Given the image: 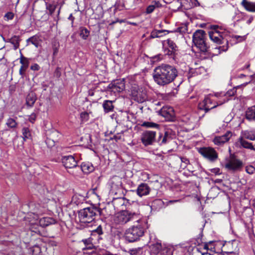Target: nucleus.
I'll use <instances>...</instances> for the list:
<instances>
[{
	"instance_id": "1",
	"label": "nucleus",
	"mask_w": 255,
	"mask_h": 255,
	"mask_svg": "<svg viewBox=\"0 0 255 255\" xmlns=\"http://www.w3.org/2000/svg\"><path fill=\"white\" fill-rule=\"evenodd\" d=\"M136 222V225L127 229L125 233V238L129 242H134L138 240L148 228L146 219L143 218L138 210H123L117 213L114 218V223L117 226H122L129 222Z\"/></svg>"
},
{
	"instance_id": "2",
	"label": "nucleus",
	"mask_w": 255,
	"mask_h": 255,
	"mask_svg": "<svg viewBox=\"0 0 255 255\" xmlns=\"http://www.w3.org/2000/svg\"><path fill=\"white\" fill-rule=\"evenodd\" d=\"M177 76L176 69L168 64H162L156 67L153 73L154 81L160 86H164L171 83Z\"/></svg>"
},
{
	"instance_id": "3",
	"label": "nucleus",
	"mask_w": 255,
	"mask_h": 255,
	"mask_svg": "<svg viewBox=\"0 0 255 255\" xmlns=\"http://www.w3.org/2000/svg\"><path fill=\"white\" fill-rule=\"evenodd\" d=\"M101 211L93 207L85 208L78 212V217L81 223L86 224V226H93L96 223V219L100 216Z\"/></svg>"
},
{
	"instance_id": "4",
	"label": "nucleus",
	"mask_w": 255,
	"mask_h": 255,
	"mask_svg": "<svg viewBox=\"0 0 255 255\" xmlns=\"http://www.w3.org/2000/svg\"><path fill=\"white\" fill-rule=\"evenodd\" d=\"M78 156L76 155H65L62 157L61 162L67 172L74 177L79 176L80 166Z\"/></svg>"
},
{
	"instance_id": "5",
	"label": "nucleus",
	"mask_w": 255,
	"mask_h": 255,
	"mask_svg": "<svg viewBox=\"0 0 255 255\" xmlns=\"http://www.w3.org/2000/svg\"><path fill=\"white\" fill-rule=\"evenodd\" d=\"M206 34L203 30H197L193 34L192 41L194 47L201 53L205 54L208 51L209 46L206 42Z\"/></svg>"
},
{
	"instance_id": "6",
	"label": "nucleus",
	"mask_w": 255,
	"mask_h": 255,
	"mask_svg": "<svg viewBox=\"0 0 255 255\" xmlns=\"http://www.w3.org/2000/svg\"><path fill=\"white\" fill-rule=\"evenodd\" d=\"M219 98H217L215 94L210 95L206 97L204 100L198 105V108L200 110H203L205 111V113H207L210 110L216 108L219 105L222 104H219Z\"/></svg>"
},
{
	"instance_id": "7",
	"label": "nucleus",
	"mask_w": 255,
	"mask_h": 255,
	"mask_svg": "<svg viewBox=\"0 0 255 255\" xmlns=\"http://www.w3.org/2000/svg\"><path fill=\"white\" fill-rule=\"evenodd\" d=\"M214 26L217 27V28L209 32L210 39L218 44L221 43L222 40H225L227 43L229 38L228 31L225 29H219L218 26Z\"/></svg>"
},
{
	"instance_id": "8",
	"label": "nucleus",
	"mask_w": 255,
	"mask_h": 255,
	"mask_svg": "<svg viewBox=\"0 0 255 255\" xmlns=\"http://www.w3.org/2000/svg\"><path fill=\"white\" fill-rule=\"evenodd\" d=\"M156 132L153 130H145L141 135V141L145 146L151 145L155 141Z\"/></svg>"
},
{
	"instance_id": "9",
	"label": "nucleus",
	"mask_w": 255,
	"mask_h": 255,
	"mask_svg": "<svg viewBox=\"0 0 255 255\" xmlns=\"http://www.w3.org/2000/svg\"><path fill=\"white\" fill-rule=\"evenodd\" d=\"M199 152L205 158L211 162L215 161L218 158V153L212 147H204L199 150Z\"/></svg>"
},
{
	"instance_id": "10",
	"label": "nucleus",
	"mask_w": 255,
	"mask_h": 255,
	"mask_svg": "<svg viewBox=\"0 0 255 255\" xmlns=\"http://www.w3.org/2000/svg\"><path fill=\"white\" fill-rule=\"evenodd\" d=\"M131 95L133 100L140 103L144 102L147 98L146 91L136 87H133L131 90Z\"/></svg>"
},
{
	"instance_id": "11",
	"label": "nucleus",
	"mask_w": 255,
	"mask_h": 255,
	"mask_svg": "<svg viewBox=\"0 0 255 255\" xmlns=\"http://www.w3.org/2000/svg\"><path fill=\"white\" fill-rule=\"evenodd\" d=\"M243 162L236 158H232L228 161L225 167L228 170H231L234 172L240 171L243 167Z\"/></svg>"
},
{
	"instance_id": "12",
	"label": "nucleus",
	"mask_w": 255,
	"mask_h": 255,
	"mask_svg": "<svg viewBox=\"0 0 255 255\" xmlns=\"http://www.w3.org/2000/svg\"><path fill=\"white\" fill-rule=\"evenodd\" d=\"M125 88V83L124 79L116 80L110 83L108 89L111 92L116 93H120Z\"/></svg>"
},
{
	"instance_id": "13",
	"label": "nucleus",
	"mask_w": 255,
	"mask_h": 255,
	"mask_svg": "<svg viewBox=\"0 0 255 255\" xmlns=\"http://www.w3.org/2000/svg\"><path fill=\"white\" fill-rule=\"evenodd\" d=\"M152 251L156 255H172L173 250L171 248H162L161 244H156L153 246Z\"/></svg>"
},
{
	"instance_id": "14",
	"label": "nucleus",
	"mask_w": 255,
	"mask_h": 255,
	"mask_svg": "<svg viewBox=\"0 0 255 255\" xmlns=\"http://www.w3.org/2000/svg\"><path fill=\"white\" fill-rule=\"evenodd\" d=\"M159 113L167 121H173L175 119L174 111L173 108L171 107H163L159 111Z\"/></svg>"
},
{
	"instance_id": "15",
	"label": "nucleus",
	"mask_w": 255,
	"mask_h": 255,
	"mask_svg": "<svg viewBox=\"0 0 255 255\" xmlns=\"http://www.w3.org/2000/svg\"><path fill=\"white\" fill-rule=\"evenodd\" d=\"M236 93L235 89H231L228 91L221 92L220 93H216L215 94V96L219 98V104H223L225 102H227L229 100V97L234 95Z\"/></svg>"
},
{
	"instance_id": "16",
	"label": "nucleus",
	"mask_w": 255,
	"mask_h": 255,
	"mask_svg": "<svg viewBox=\"0 0 255 255\" xmlns=\"http://www.w3.org/2000/svg\"><path fill=\"white\" fill-rule=\"evenodd\" d=\"M233 133L231 131H227L224 134L221 136H217L213 139L215 144L221 146L228 142L232 137Z\"/></svg>"
},
{
	"instance_id": "17",
	"label": "nucleus",
	"mask_w": 255,
	"mask_h": 255,
	"mask_svg": "<svg viewBox=\"0 0 255 255\" xmlns=\"http://www.w3.org/2000/svg\"><path fill=\"white\" fill-rule=\"evenodd\" d=\"M87 193H85L84 195L79 193L75 194L71 199L70 205H73V206H78L83 204L86 201V197L87 196L85 195Z\"/></svg>"
},
{
	"instance_id": "18",
	"label": "nucleus",
	"mask_w": 255,
	"mask_h": 255,
	"mask_svg": "<svg viewBox=\"0 0 255 255\" xmlns=\"http://www.w3.org/2000/svg\"><path fill=\"white\" fill-rule=\"evenodd\" d=\"M135 1L128 0L126 1L123 0H118L115 3L116 8L120 10L124 9H129L133 6V3Z\"/></svg>"
},
{
	"instance_id": "19",
	"label": "nucleus",
	"mask_w": 255,
	"mask_h": 255,
	"mask_svg": "<svg viewBox=\"0 0 255 255\" xmlns=\"http://www.w3.org/2000/svg\"><path fill=\"white\" fill-rule=\"evenodd\" d=\"M236 146L239 148H245L253 150L254 147V144L249 142L246 138L242 136H241L236 142Z\"/></svg>"
},
{
	"instance_id": "20",
	"label": "nucleus",
	"mask_w": 255,
	"mask_h": 255,
	"mask_svg": "<svg viewBox=\"0 0 255 255\" xmlns=\"http://www.w3.org/2000/svg\"><path fill=\"white\" fill-rule=\"evenodd\" d=\"M150 191V188L146 183H141L138 185L136 189V193L138 196L141 197L148 195Z\"/></svg>"
},
{
	"instance_id": "21",
	"label": "nucleus",
	"mask_w": 255,
	"mask_h": 255,
	"mask_svg": "<svg viewBox=\"0 0 255 255\" xmlns=\"http://www.w3.org/2000/svg\"><path fill=\"white\" fill-rule=\"evenodd\" d=\"M90 232H91L90 238H94L95 240L98 242L102 240L101 236L103 235V232L101 225L97 226L95 229H92L90 230Z\"/></svg>"
},
{
	"instance_id": "22",
	"label": "nucleus",
	"mask_w": 255,
	"mask_h": 255,
	"mask_svg": "<svg viewBox=\"0 0 255 255\" xmlns=\"http://www.w3.org/2000/svg\"><path fill=\"white\" fill-rule=\"evenodd\" d=\"M171 139V137L170 133L168 131H165L164 135L161 133H159L157 142L159 145H163L168 143Z\"/></svg>"
},
{
	"instance_id": "23",
	"label": "nucleus",
	"mask_w": 255,
	"mask_h": 255,
	"mask_svg": "<svg viewBox=\"0 0 255 255\" xmlns=\"http://www.w3.org/2000/svg\"><path fill=\"white\" fill-rule=\"evenodd\" d=\"M248 14L247 13L237 9L232 16V19L235 23H236L238 22L245 20Z\"/></svg>"
},
{
	"instance_id": "24",
	"label": "nucleus",
	"mask_w": 255,
	"mask_h": 255,
	"mask_svg": "<svg viewBox=\"0 0 255 255\" xmlns=\"http://www.w3.org/2000/svg\"><path fill=\"white\" fill-rule=\"evenodd\" d=\"M112 190H116L122 186V179L119 176H114L110 181Z\"/></svg>"
},
{
	"instance_id": "25",
	"label": "nucleus",
	"mask_w": 255,
	"mask_h": 255,
	"mask_svg": "<svg viewBox=\"0 0 255 255\" xmlns=\"http://www.w3.org/2000/svg\"><path fill=\"white\" fill-rule=\"evenodd\" d=\"M94 170V167L92 164L90 162H83L81 166H80L79 175L81 171L83 172L86 174H89Z\"/></svg>"
},
{
	"instance_id": "26",
	"label": "nucleus",
	"mask_w": 255,
	"mask_h": 255,
	"mask_svg": "<svg viewBox=\"0 0 255 255\" xmlns=\"http://www.w3.org/2000/svg\"><path fill=\"white\" fill-rule=\"evenodd\" d=\"M241 5L247 11L255 12V2L248 1V0H242Z\"/></svg>"
},
{
	"instance_id": "27",
	"label": "nucleus",
	"mask_w": 255,
	"mask_h": 255,
	"mask_svg": "<svg viewBox=\"0 0 255 255\" xmlns=\"http://www.w3.org/2000/svg\"><path fill=\"white\" fill-rule=\"evenodd\" d=\"M182 121L186 125L193 128L196 122V119L192 116L187 115L182 117Z\"/></svg>"
},
{
	"instance_id": "28",
	"label": "nucleus",
	"mask_w": 255,
	"mask_h": 255,
	"mask_svg": "<svg viewBox=\"0 0 255 255\" xmlns=\"http://www.w3.org/2000/svg\"><path fill=\"white\" fill-rule=\"evenodd\" d=\"M82 242L84 243L85 247L83 248V250H92L95 246L94 244H96V241L94 238H89L87 239L83 240Z\"/></svg>"
},
{
	"instance_id": "29",
	"label": "nucleus",
	"mask_w": 255,
	"mask_h": 255,
	"mask_svg": "<svg viewBox=\"0 0 255 255\" xmlns=\"http://www.w3.org/2000/svg\"><path fill=\"white\" fill-rule=\"evenodd\" d=\"M246 117L250 121L255 120V105L248 109L246 112Z\"/></svg>"
},
{
	"instance_id": "30",
	"label": "nucleus",
	"mask_w": 255,
	"mask_h": 255,
	"mask_svg": "<svg viewBox=\"0 0 255 255\" xmlns=\"http://www.w3.org/2000/svg\"><path fill=\"white\" fill-rule=\"evenodd\" d=\"M161 6V4L159 1L153 0L151 2V3L147 7L146 12L147 14L151 13L154 11L155 8L159 7Z\"/></svg>"
},
{
	"instance_id": "31",
	"label": "nucleus",
	"mask_w": 255,
	"mask_h": 255,
	"mask_svg": "<svg viewBox=\"0 0 255 255\" xmlns=\"http://www.w3.org/2000/svg\"><path fill=\"white\" fill-rule=\"evenodd\" d=\"M172 50L167 48H165L164 52L165 55H167L169 56H170L171 58H173V59L177 63H181L182 62L178 59V58L177 57L176 51H172Z\"/></svg>"
},
{
	"instance_id": "32",
	"label": "nucleus",
	"mask_w": 255,
	"mask_h": 255,
	"mask_svg": "<svg viewBox=\"0 0 255 255\" xmlns=\"http://www.w3.org/2000/svg\"><path fill=\"white\" fill-rule=\"evenodd\" d=\"M167 33H168V31L165 30H153L150 33V38H155L160 37Z\"/></svg>"
},
{
	"instance_id": "33",
	"label": "nucleus",
	"mask_w": 255,
	"mask_h": 255,
	"mask_svg": "<svg viewBox=\"0 0 255 255\" xmlns=\"http://www.w3.org/2000/svg\"><path fill=\"white\" fill-rule=\"evenodd\" d=\"M36 100V95L34 93H29L26 97V104L29 107H32Z\"/></svg>"
},
{
	"instance_id": "34",
	"label": "nucleus",
	"mask_w": 255,
	"mask_h": 255,
	"mask_svg": "<svg viewBox=\"0 0 255 255\" xmlns=\"http://www.w3.org/2000/svg\"><path fill=\"white\" fill-rule=\"evenodd\" d=\"M242 136L246 139L255 140V131L246 130L242 132Z\"/></svg>"
},
{
	"instance_id": "35",
	"label": "nucleus",
	"mask_w": 255,
	"mask_h": 255,
	"mask_svg": "<svg viewBox=\"0 0 255 255\" xmlns=\"http://www.w3.org/2000/svg\"><path fill=\"white\" fill-rule=\"evenodd\" d=\"M103 107L106 113H109L112 111L114 108L113 101L110 100L105 101L103 103Z\"/></svg>"
},
{
	"instance_id": "36",
	"label": "nucleus",
	"mask_w": 255,
	"mask_h": 255,
	"mask_svg": "<svg viewBox=\"0 0 255 255\" xmlns=\"http://www.w3.org/2000/svg\"><path fill=\"white\" fill-rule=\"evenodd\" d=\"M141 126L146 128H154L157 129L160 127L159 125L151 122H144L141 124Z\"/></svg>"
},
{
	"instance_id": "37",
	"label": "nucleus",
	"mask_w": 255,
	"mask_h": 255,
	"mask_svg": "<svg viewBox=\"0 0 255 255\" xmlns=\"http://www.w3.org/2000/svg\"><path fill=\"white\" fill-rule=\"evenodd\" d=\"M26 42L27 44L31 43L36 47H38L39 44L38 37L36 35L33 36L27 39Z\"/></svg>"
},
{
	"instance_id": "38",
	"label": "nucleus",
	"mask_w": 255,
	"mask_h": 255,
	"mask_svg": "<svg viewBox=\"0 0 255 255\" xmlns=\"http://www.w3.org/2000/svg\"><path fill=\"white\" fill-rule=\"evenodd\" d=\"M9 42L14 46V49H16L19 46V39L17 36H14L9 39Z\"/></svg>"
},
{
	"instance_id": "39",
	"label": "nucleus",
	"mask_w": 255,
	"mask_h": 255,
	"mask_svg": "<svg viewBox=\"0 0 255 255\" xmlns=\"http://www.w3.org/2000/svg\"><path fill=\"white\" fill-rule=\"evenodd\" d=\"M166 43L167 44L168 48L171 49L172 50V51L176 52L177 50V47L173 41L169 39L167 40Z\"/></svg>"
},
{
	"instance_id": "40",
	"label": "nucleus",
	"mask_w": 255,
	"mask_h": 255,
	"mask_svg": "<svg viewBox=\"0 0 255 255\" xmlns=\"http://www.w3.org/2000/svg\"><path fill=\"white\" fill-rule=\"evenodd\" d=\"M50 225H55L56 229V231L58 232L60 230V225L58 223L57 221L52 218L49 217V226Z\"/></svg>"
},
{
	"instance_id": "41",
	"label": "nucleus",
	"mask_w": 255,
	"mask_h": 255,
	"mask_svg": "<svg viewBox=\"0 0 255 255\" xmlns=\"http://www.w3.org/2000/svg\"><path fill=\"white\" fill-rule=\"evenodd\" d=\"M23 138L24 140L30 137V131L28 128H23L22 130Z\"/></svg>"
},
{
	"instance_id": "42",
	"label": "nucleus",
	"mask_w": 255,
	"mask_h": 255,
	"mask_svg": "<svg viewBox=\"0 0 255 255\" xmlns=\"http://www.w3.org/2000/svg\"><path fill=\"white\" fill-rule=\"evenodd\" d=\"M29 252L30 254H32V255H41L40 248L38 246H35L30 248Z\"/></svg>"
},
{
	"instance_id": "43",
	"label": "nucleus",
	"mask_w": 255,
	"mask_h": 255,
	"mask_svg": "<svg viewBox=\"0 0 255 255\" xmlns=\"http://www.w3.org/2000/svg\"><path fill=\"white\" fill-rule=\"evenodd\" d=\"M89 34V31L86 28H82L80 32L81 37L84 39H86Z\"/></svg>"
},
{
	"instance_id": "44",
	"label": "nucleus",
	"mask_w": 255,
	"mask_h": 255,
	"mask_svg": "<svg viewBox=\"0 0 255 255\" xmlns=\"http://www.w3.org/2000/svg\"><path fill=\"white\" fill-rule=\"evenodd\" d=\"M6 125L10 128H14L17 126V123L15 120L12 118H9L6 123Z\"/></svg>"
},
{
	"instance_id": "45",
	"label": "nucleus",
	"mask_w": 255,
	"mask_h": 255,
	"mask_svg": "<svg viewBox=\"0 0 255 255\" xmlns=\"http://www.w3.org/2000/svg\"><path fill=\"white\" fill-rule=\"evenodd\" d=\"M245 170L246 172L249 174H253L255 173V167L251 165L246 166Z\"/></svg>"
},
{
	"instance_id": "46",
	"label": "nucleus",
	"mask_w": 255,
	"mask_h": 255,
	"mask_svg": "<svg viewBox=\"0 0 255 255\" xmlns=\"http://www.w3.org/2000/svg\"><path fill=\"white\" fill-rule=\"evenodd\" d=\"M20 63L22 64L21 66L24 67L25 68H27V67H28V64H29L28 60L27 58H26L23 56L21 57V58L20 59Z\"/></svg>"
},
{
	"instance_id": "47",
	"label": "nucleus",
	"mask_w": 255,
	"mask_h": 255,
	"mask_svg": "<svg viewBox=\"0 0 255 255\" xmlns=\"http://www.w3.org/2000/svg\"><path fill=\"white\" fill-rule=\"evenodd\" d=\"M180 159L181 161V167L183 169H184L187 167V165L189 163V160H188V159L185 157H181Z\"/></svg>"
},
{
	"instance_id": "48",
	"label": "nucleus",
	"mask_w": 255,
	"mask_h": 255,
	"mask_svg": "<svg viewBox=\"0 0 255 255\" xmlns=\"http://www.w3.org/2000/svg\"><path fill=\"white\" fill-rule=\"evenodd\" d=\"M39 224L41 226L46 227L48 226V220L47 218L44 217L40 219Z\"/></svg>"
},
{
	"instance_id": "49",
	"label": "nucleus",
	"mask_w": 255,
	"mask_h": 255,
	"mask_svg": "<svg viewBox=\"0 0 255 255\" xmlns=\"http://www.w3.org/2000/svg\"><path fill=\"white\" fill-rule=\"evenodd\" d=\"M4 17L7 20L12 19L14 17V14L12 12H8L5 14Z\"/></svg>"
},
{
	"instance_id": "50",
	"label": "nucleus",
	"mask_w": 255,
	"mask_h": 255,
	"mask_svg": "<svg viewBox=\"0 0 255 255\" xmlns=\"http://www.w3.org/2000/svg\"><path fill=\"white\" fill-rule=\"evenodd\" d=\"M36 118V116L34 113H32L29 116V121L32 123H33L34 121H35Z\"/></svg>"
},
{
	"instance_id": "51",
	"label": "nucleus",
	"mask_w": 255,
	"mask_h": 255,
	"mask_svg": "<svg viewBox=\"0 0 255 255\" xmlns=\"http://www.w3.org/2000/svg\"><path fill=\"white\" fill-rule=\"evenodd\" d=\"M162 58L163 56L161 54H158L153 57L152 59L154 61H157L162 59Z\"/></svg>"
},
{
	"instance_id": "52",
	"label": "nucleus",
	"mask_w": 255,
	"mask_h": 255,
	"mask_svg": "<svg viewBox=\"0 0 255 255\" xmlns=\"http://www.w3.org/2000/svg\"><path fill=\"white\" fill-rule=\"evenodd\" d=\"M212 173H214L215 175H219L221 174L220 170L218 168H215L211 169Z\"/></svg>"
},
{
	"instance_id": "53",
	"label": "nucleus",
	"mask_w": 255,
	"mask_h": 255,
	"mask_svg": "<svg viewBox=\"0 0 255 255\" xmlns=\"http://www.w3.org/2000/svg\"><path fill=\"white\" fill-rule=\"evenodd\" d=\"M235 37L239 41H242L245 40L246 36L245 35H244V36L235 35Z\"/></svg>"
},
{
	"instance_id": "54",
	"label": "nucleus",
	"mask_w": 255,
	"mask_h": 255,
	"mask_svg": "<svg viewBox=\"0 0 255 255\" xmlns=\"http://www.w3.org/2000/svg\"><path fill=\"white\" fill-rule=\"evenodd\" d=\"M139 251V250L135 249L130 250L129 252H130V254L131 255H138Z\"/></svg>"
},
{
	"instance_id": "55",
	"label": "nucleus",
	"mask_w": 255,
	"mask_h": 255,
	"mask_svg": "<svg viewBox=\"0 0 255 255\" xmlns=\"http://www.w3.org/2000/svg\"><path fill=\"white\" fill-rule=\"evenodd\" d=\"M26 69V68H25L24 67L21 66L20 68L19 69V74L21 76H23V75L24 74V72Z\"/></svg>"
},
{
	"instance_id": "56",
	"label": "nucleus",
	"mask_w": 255,
	"mask_h": 255,
	"mask_svg": "<svg viewBox=\"0 0 255 255\" xmlns=\"http://www.w3.org/2000/svg\"><path fill=\"white\" fill-rule=\"evenodd\" d=\"M192 3V6H197L199 5V2L197 0H190Z\"/></svg>"
},
{
	"instance_id": "57",
	"label": "nucleus",
	"mask_w": 255,
	"mask_h": 255,
	"mask_svg": "<svg viewBox=\"0 0 255 255\" xmlns=\"http://www.w3.org/2000/svg\"><path fill=\"white\" fill-rule=\"evenodd\" d=\"M247 17H248V19L247 20L246 22L248 24H250L252 22V21L254 19V17L252 15H250V16L248 15V16Z\"/></svg>"
},
{
	"instance_id": "58",
	"label": "nucleus",
	"mask_w": 255,
	"mask_h": 255,
	"mask_svg": "<svg viewBox=\"0 0 255 255\" xmlns=\"http://www.w3.org/2000/svg\"><path fill=\"white\" fill-rule=\"evenodd\" d=\"M42 93L43 95H45L46 93L47 85L43 83L42 85Z\"/></svg>"
},
{
	"instance_id": "59",
	"label": "nucleus",
	"mask_w": 255,
	"mask_h": 255,
	"mask_svg": "<svg viewBox=\"0 0 255 255\" xmlns=\"http://www.w3.org/2000/svg\"><path fill=\"white\" fill-rule=\"evenodd\" d=\"M39 68V66L38 64H35L31 66V69L33 70H38Z\"/></svg>"
},
{
	"instance_id": "60",
	"label": "nucleus",
	"mask_w": 255,
	"mask_h": 255,
	"mask_svg": "<svg viewBox=\"0 0 255 255\" xmlns=\"http://www.w3.org/2000/svg\"><path fill=\"white\" fill-rule=\"evenodd\" d=\"M218 49L220 50V53H221V51H227V49H228V47L227 46L225 47L224 46H223V47L219 46L218 47Z\"/></svg>"
},
{
	"instance_id": "61",
	"label": "nucleus",
	"mask_w": 255,
	"mask_h": 255,
	"mask_svg": "<svg viewBox=\"0 0 255 255\" xmlns=\"http://www.w3.org/2000/svg\"><path fill=\"white\" fill-rule=\"evenodd\" d=\"M55 74L57 77H59L60 76V69L57 68L55 72Z\"/></svg>"
},
{
	"instance_id": "62",
	"label": "nucleus",
	"mask_w": 255,
	"mask_h": 255,
	"mask_svg": "<svg viewBox=\"0 0 255 255\" xmlns=\"http://www.w3.org/2000/svg\"><path fill=\"white\" fill-rule=\"evenodd\" d=\"M55 141L54 140L49 139V146H53L54 145Z\"/></svg>"
},
{
	"instance_id": "63",
	"label": "nucleus",
	"mask_w": 255,
	"mask_h": 255,
	"mask_svg": "<svg viewBox=\"0 0 255 255\" xmlns=\"http://www.w3.org/2000/svg\"><path fill=\"white\" fill-rule=\"evenodd\" d=\"M57 201H58V197L52 198V199H51V201L52 202H53L56 203Z\"/></svg>"
},
{
	"instance_id": "64",
	"label": "nucleus",
	"mask_w": 255,
	"mask_h": 255,
	"mask_svg": "<svg viewBox=\"0 0 255 255\" xmlns=\"http://www.w3.org/2000/svg\"><path fill=\"white\" fill-rule=\"evenodd\" d=\"M203 249L206 251H208L209 250L208 245L207 244L204 245Z\"/></svg>"
}]
</instances>
